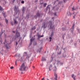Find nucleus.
Segmentation results:
<instances>
[{"label":"nucleus","instance_id":"nucleus-20","mask_svg":"<svg viewBox=\"0 0 80 80\" xmlns=\"http://www.w3.org/2000/svg\"><path fill=\"white\" fill-rule=\"evenodd\" d=\"M60 63V61H57V65H58L59 63Z\"/></svg>","mask_w":80,"mask_h":80},{"label":"nucleus","instance_id":"nucleus-29","mask_svg":"<svg viewBox=\"0 0 80 80\" xmlns=\"http://www.w3.org/2000/svg\"><path fill=\"white\" fill-rule=\"evenodd\" d=\"M22 10V12H24V10H25V8H23Z\"/></svg>","mask_w":80,"mask_h":80},{"label":"nucleus","instance_id":"nucleus-5","mask_svg":"<svg viewBox=\"0 0 80 80\" xmlns=\"http://www.w3.org/2000/svg\"><path fill=\"white\" fill-rule=\"evenodd\" d=\"M15 36L16 37H17V38H18V37H20V33L18 32H17Z\"/></svg>","mask_w":80,"mask_h":80},{"label":"nucleus","instance_id":"nucleus-22","mask_svg":"<svg viewBox=\"0 0 80 80\" xmlns=\"http://www.w3.org/2000/svg\"><path fill=\"white\" fill-rule=\"evenodd\" d=\"M0 10H1V11H3V8H2L0 7Z\"/></svg>","mask_w":80,"mask_h":80},{"label":"nucleus","instance_id":"nucleus-15","mask_svg":"<svg viewBox=\"0 0 80 80\" xmlns=\"http://www.w3.org/2000/svg\"><path fill=\"white\" fill-rule=\"evenodd\" d=\"M52 68V65H50L49 66V71H50L51 70V69H50V68Z\"/></svg>","mask_w":80,"mask_h":80},{"label":"nucleus","instance_id":"nucleus-12","mask_svg":"<svg viewBox=\"0 0 80 80\" xmlns=\"http://www.w3.org/2000/svg\"><path fill=\"white\" fill-rule=\"evenodd\" d=\"M72 77L73 78L74 80H75V76L74 75V74L72 75Z\"/></svg>","mask_w":80,"mask_h":80},{"label":"nucleus","instance_id":"nucleus-7","mask_svg":"<svg viewBox=\"0 0 80 80\" xmlns=\"http://www.w3.org/2000/svg\"><path fill=\"white\" fill-rule=\"evenodd\" d=\"M40 16V14L38 12L36 14V16H35L34 17L35 18H37V17H39Z\"/></svg>","mask_w":80,"mask_h":80},{"label":"nucleus","instance_id":"nucleus-14","mask_svg":"<svg viewBox=\"0 0 80 80\" xmlns=\"http://www.w3.org/2000/svg\"><path fill=\"white\" fill-rule=\"evenodd\" d=\"M14 23L15 24H16L17 25V24L18 22L17 21H16V19H14Z\"/></svg>","mask_w":80,"mask_h":80},{"label":"nucleus","instance_id":"nucleus-2","mask_svg":"<svg viewBox=\"0 0 80 80\" xmlns=\"http://www.w3.org/2000/svg\"><path fill=\"white\" fill-rule=\"evenodd\" d=\"M23 57H25L26 56H27L26 58L28 59L29 58L31 57V55H27V52H24L23 53Z\"/></svg>","mask_w":80,"mask_h":80},{"label":"nucleus","instance_id":"nucleus-21","mask_svg":"<svg viewBox=\"0 0 80 80\" xmlns=\"http://www.w3.org/2000/svg\"><path fill=\"white\" fill-rule=\"evenodd\" d=\"M5 20L6 23H8V20L7 19H5Z\"/></svg>","mask_w":80,"mask_h":80},{"label":"nucleus","instance_id":"nucleus-52","mask_svg":"<svg viewBox=\"0 0 80 80\" xmlns=\"http://www.w3.org/2000/svg\"><path fill=\"white\" fill-rule=\"evenodd\" d=\"M33 44L35 45V43H34Z\"/></svg>","mask_w":80,"mask_h":80},{"label":"nucleus","instance_id":"nucleus-56","mask_svg":"<svg viewBox=\"0 0 80 80\" xmlns=\"http://www.w3.org/2000/svg\"><path fill=\"white\" fill-rule=\"evenodd\" d=\"M73 14H74V12L73 13Z\"/></svg>","mask_w":80,"mask_h":80},{"label":"nucleus","instance_id":"nucleus-33","mask_svg":"<svg viewBox=\"0 0 80 80\" xmlns=\"http://www.w3.org/2000/svg\"><path fill=\"white\" fill-rule=\"evenodd\" d=\"M11 24L12 25V26H13V23L11 22Z\"/></svg>","mask_w":80,"mask_h":80},{"label":"nucleus","instance_id":"nucleus-57","mask_svg":"<svg viewBox=\"0 0 80 80\" xmlns=\"http://www.w3.org/2000/svg\"><path fill=\"white\" fill-rule=\"evenodd\" d=\"M57 1H58V0H57Z\"/></svg>","mask_w":80,"mask_h":80},{"label":"nucleus","instance_id":"nucleus-53","mask_svg":"<svg viewBox=\"0 0 80 80\" xmlns=\"http://www.w3.org/2000/svg\"><path fill=\"white\" fill-rule=\"evenodd\" d=\"M36 32V31H35V32Z\"/></svg>","mask_w":80,"mask_h":80},{"label":"nucleus","instance_id":"nucleus-54","mask_svg":"<svg viewBox=\"0 0 80 80\" xmlns=\"http://www.w3.org/2000/svg\"><path fill=\"white\" fill-rule=\"evenodd\" d=\"M21 59H22V58H21Z\"/></svg>","mask_w":80,"mask_h":80},{"label":"nucleus","instance_id":"nucleus-42","mask_svg":"<svg viewBox=\"0 0 80 80\" xmlns=\"http://www.w3.org/2000/svg\"><path fill=\"white\" fill-rule=\"evenodd\" d=\"M15 0H13V2H15Z\"/></svg>","mask_w":80,"mask_h":80},{"label":"nucleus","instance_id":"nucleus-24","mask_svg":"<svg viewBox=\"0 0 80 80\" xmlns=\"http://www.w3.org/2000/svg\"><path fill=\"white\" fill-rule=\"evenodd\" d=\"M52 38H51V37H49V42H51L52 41Z\"/></svg>","mask_w":80,"mask_h":80},{"label":"nucleus","instance_id":"nucleus-46","mask_svg":"<svg viewBox=\"0 0 80 80\" xmlns=\"http://www.w3.org/2000/svg\"><path fill=\"white\" fill-rule=\"evenodd\" d=\"M61 63L62 64V65H63V64H62V63Z\"/></svg>","mask_w":80,"mask_h":80},{"label":"nucleus","instance_id":"nucleus-45","mask_svg":"<svg viewBox=\"0 0 80 80\" xmlns=\"http://www.w3.org/2000/svg\"><path fill=\"white\" fill-rule=\"evenodd\" d=\"M63 29H64V28H62V30H63Z\"/></svg>","mask_w":80,"mask_h":80},{"label":"nucleus","instance_id":"nucleus-13","mask_svg":"<svg viewBox=\"0 0 80 80\" xmlns=\"http://www.w3.org/2000/svg\"><path fill=\"white\" fill-rule=\"evenodd\" d=\"M38 38L39 39V38H40V37H43V35L42 36H40V35H38Z\"/></svg>","mask_w":80,"mask_h":80},{"label":"nucleus","instance_id":"nucleus-10","mask_svg":"<svg viewBox=\"0 0 80 80\" xmlns=\"http://www.w3.org/2000/svg\"><path fill=\"white\" fill-rule=\"evenodd\" d=\"M49 6H50V5L48 6L46 8V9L47 11V10H50V7H49Z\"/></svg>","mask_w":80,"mask_h":80},{"label":"nucleus","instance_id":"nucleus-8","mask_svg":"<svg viewBox=\"0 0 80 80\" xmlns=\"http://www.w3.org/2000/svg\"><path fill=\"white\" fill-rule=\"evenodd\" d=\"M54 76L55 77V78H54V80H57V75L56 73H54Z\"/></svg>","mask_w":80,"mask_h":80},{"label":"nucleus","instance_id":"nucleus-38","mask_svg":"<svg viewBox=\"0 0 80 80\" xmlns=\"http://www.w3.org/2000/svg\"><path fill=\"white\" fill-rule=\"evenodd\" d=\"M42 49V47H41L40 48V50H41Z\"/></svg>","mask_w":80,"mask_h":80},{"label":"nucleus","instance_id":"nucleus-35","mask_svg":"<svg viewBox=\"0 0 80 80\" xmlns=\"http://www.w3.org/2000/svg\"><path fill=\"white\" fill-rule=\"evenodd\" d=\"M54 15H55V16H56L57 15V13H55Z\"/></svg>","mask_w":80,"mask_h":80},{"label":"nucleus","instance_id":"nucleus-16","mask_svg":"<svg viewBox=\"0 0 80 80\" xmlns=\"http://www.w3.org/2000/svg\"><path fill=\"white\" fill-rule=\"evenodd\" d=\"M42 61H45L46 60V59H45L43 57L42 59H41Z\"/></svg>","mask_w":80,"mask_h":80},{"label":"nucleus","instance_id":"nucleus-6","mask_svg":"<svg viewBox=\"0 0 80 80\" xmlns=\"http://www.w3.org/2000/svg\"><path fill=\"white\" fill-rule=\"evenodd\" d=\"M48 24H49V26H50V28H52V29L53 28H52V21H49L48 23Z\"/></svg>","mask_w":80,"mask_h":80},{"label":"nucleus","instance_id":"nucleus-4","mask_svg":"<svg viewBox=\"0 0 80 80\" xmlns=\"http://www.w3.org/2000/svg\"><path fill=\"white\" fill-rule=\"evenodd\" d=\"M47 23H43L42 24V27H43L44 28H45L47 27Z\"/></svg>","mask_w":80,"mask_h":80},{"label":"nucleus","instance_id":"nucleus-37","mask_svg":"<svg viewBox=\"0 0 80 80\" xmlns=\"http://www.w3.org/2000/svg\"><path fill=\"white\" fill-rule=\"evenodd\" d=\"M52 19H54V17L52 18Z\"/></svg>","mask_w":80,"mask_h":80},{"label":"nucleus","instance_id":"nucleus-36","mask_svg":"<svg viewBox=\"0 0 80 80\" xmlns=\"http://www.w3.org/2000/svg\"><path fill=\"white\" fill-rule=\"evenodd\" d=\"M42 80H44V78L42 79Z\"/></svg>","mask_w":80,"mask_h":80},{"label":"nucleus","instance_id":"nucleus-11","mask_svg":"<svg viewBox=\"0 0 80 80\" xmlns=\"http://www.w3.org/2000/svg\"><path fill=\"white\" fill-rule=\"evenodd\" d=\"M18 9V8H17L16 6H15L14 8V11H17Z\"/></svg>","mask_w":80,"mask_h":80},{"label":"nucleus","instance_id":"nucleus-19","mask_svg":"<svg viewBox=\"0 0 80 80\" xmlns=\"http://www.w3.org/2000/svg\"><path fill=\"white\" fill-rule=\"evenodd\" d=\"M35 28H36L35 26H34L32 28V30H35Z\"/></svg>","mask_w":80,"mask_h":80},{"label":"nucleus","instance_id":"nucleus-30","mask_svg":"<svg viewBox=\"0 0 80 80\" xmlns=\"http://www.w3.org/2000/svg\"><path fill=\"white\" fill-rule=\"evenodd\" d=\"M75 16H76V15H74V16H73V18H75Z\"/></svg>","mask_w":80,"mask_h":80},{"label":"nucleus","instance_id":"nucleus-48","mask_svg":"<svg viewBox=\"0 0 80 80\" xmlns=\"http://www.w3.org/2000/svg\"><path fill=\"white\" fill-rule=\"evenodd\" d=\"M78 31L80 30V29H78Z\"/></svg>","mask_w":80,"mask_h":80},{"label":"nucleus","instance_id":"nucleus-55","mask_svg":"<svg viewBox=\"0 0 80 80\" xmlns=\"http://www.w3.org/2000/svg\"><path fill=\"white\" fill-rule=\"evenodd\" d=\"M55 68H56V67H55Z\"/></svg>","mask_w":80,"mask_h":80},{"label":"nucleus","instance_id":"nucleus-47","mask_svg":"<svg viewBox=\"0 0 80 80\" xmlns=\"http://www.w3.org/2000/svg\"><path fill=\"white\" fill-rule=\"evenodd\" d=\"M33 68H35V67H34V66H33Z\"/></svg>","mask_w":80,"mask_h":80},{"label":"nucleus","instance_id":"nucleus-26","mask_svg":"<svg viewBox=\"0 0 80 80\" xmlns=\"http://www.w3.org/2000/svg\"><path fill=\"white\" fill-rule=\"evenodd\" d=\"M33 41V39H31V42H30V44L32 43V42Z\"/></svg>","mask_w":80,"mask_h":80},{"label":"nucleus","instance_id":"nucleus-43","mask_svg":"<svg viewBox=\"0 0 80 80\" xmlns=\"http://www.w3.org/2000/svg\"><path fill=\"white\" fill-rule=\"evenodd\" d=\"M35 45H37V43H36V42H35Z\"/></svg>","mask_w":80,"mask_h":80},{"label":"nucleus","instance_id":"nucleus-18","mask_svg":"<svg viewBox=\"0 0 80 80\" xmlns=\"http://www.w3.org/2000/svg\"><path fill=\"white\" fill-rule=\"evenodd\" d=\"M53 32H52L51 33V37H53Z\"/></svg>","mask_w":80,"mask_h":80},{"label":"nucleus","instance_id":"nucleus-41","mask_svg":"<svg viewBox=\"0 0 80 80\" xmlns=\"http://www.w3.org/2000/svg\"><path fill=\"white\" fill-rule=\"evenodd\" d=\"M47 80H50L48 78H47Z\"/></svg>","mask_w":80,"mask_h":80},{"label":"nucleus","instance_id":"nucleus-39","mask_svg":"<svg viewBox=\"0 0 80 80\" xmlns=\"http://www.w3.org/2000/svg\"><path fill=\"white\" fill-rule=\"evenodd\" d=\"M16 65H17V62H15Z\"/></svg>","mask_w":80,"mask_h":80},{"label":"nucleus","instance_id":"nucleus-25","mask_svg":"<svg viewBox=\"0 0 80 80\" xmlns=\"http://www.w3.org/2000/svg\"><path fill=\"white\" fill-rule=\"evenodd\" d=\"M74 27H75V24H73L72 25V29L73 30L74 29Z\"/></svg>","mask_w":80,"mask_h":80},{"label":"nucleus","instance_id":"nucleus-1","mask_svg":"<svg viewBox=\"0 0 80 80\" xmlns=\"http://www.w3.org/2000/svg\"><path fill=\"white\" fill-rule=\"evenodd\" d=\"M27 67V65L25 63H23L20 67L19 70L20 71H25V69Z\"/></svg>","mask_w":80,"mask_h":80},{"label":"nucleus","instance_id":"nucleus-17","mask_svg":"<svg viewBox=\"0 0 80 80\" xmlns=\"http://www.w3.org/2000/svg\"><path fill=\"white\" fill-rule=\"evenodd\" d=\"M76 10V8H75V7H73L72 8V11H73V10Z\"/></svg>","mask_w":80,"mask_h":80},{"label":"nucleus","instance_id":"nucleus-9","mask_svg":"<svg viewBox=\"0 0 80 80\" xmlns=\"http://www.w3.org/2000/svg\"><path fill=\"white\" fill-rule=\"evenodd\" d=\"M67 15H68V16H71L72 14L69 11H68L67 12Z\"/></svg>","mask_w":80,"mask_h":80},{"label":"nucleus","instance_id":"nucleus-32","mask_svg":"<svg viewBox=\"0 0 80 80\" xmlns=\"http://www.w3.org/2000/svg\"><path fill=\"white\" fill-rule=\"evenodd\" d=\"M67 0H64V3H65V2L67 1Z\"/></svg>","mask_w":80,"mask_h":80},{"label":"nucleus","instance_id":"nucleus-23","mask_svg":"<svg viewBox=\"0 0 80 80\" xmlns=\"http://www.w3.org/2000/svg\"><path fill=\"white\" fill-rule=\"evenodd\" d=\"M19 41H18V42H20V40H21V39H22V38L21 37H20L19 38Z\"/></svg>","mask_w":80,"mask_h":80},{"label":"nucleus","instance_id":"nucleus-27","mask_svg":"<svg viewBox=\"0 0 80 80\" xmlns=\"http://www.w3.org/2000/svg\"><path fill=\"white\" fill-rule=\"evenodd\" d=\"M24 3H25V1H21V3L23 4Z\"/></svg>","mask_w":80,"mask_h":80},{"label":"nucleus","instance_id":"nucleus-44","mask_svg":"<svg viewBox=\"0 0 80 80\" xmlns=\"http://www.w3.org/2000/svg\"><path fill=\"white\" fill-rule=\"evenodd\" d=\"M3 16H4V17L5 18V15L4 14Z\"/></svg>","mask_w":80,"mask_h":80},{"label":"nucleus","instance_id":"nucleus-31","mask_svg":"<svg viewBox=\"0 0 80 80\" xmlns=\"http://www.w3.org/2000/svg\"><path fill=\"white\" fill-rule=\"evenodd\" d=\"M11 69H12V68H13V67H11L10 68Z\"/></svg>","mask_w":80,"mask_h":80},{"label":"nucleus","instance_id":"nucleus-58","mask_svg":"<svg viewBox=\"0 0 80 80\" xmlns=\"http://www.w3.org/2000/svg\"><path fill=\"white\" fill-rule=\"evenodd\" d=\"M37 30H38V29H37Z\"/></svg>","mask_w":80,"mask_h":80},{"label":"nucleus","instance_id":"nucleus-3","mask_svg":"<svg viewBox=\"0 0 80 80\" xmlns=\"http://www.w3.org/2000/svg\"><path fill=\"white\" fill-rule=\"evenodd\" d=\"M4 43V44H5V46H6L7 49H8L9 47V44L7 43V42H6V40H5V42Z\"/></svg>","mask_w":80,"mask_h":80},{"label":"nucleus","instance_id":"nucleus-34","mask_svg":"<svg viewBox=\"0 0 80 80\" xmlns=\"http://www.w3.org/2000/svg\"><path fill=\"white\" fill-rule=\"evenodd\" d=\"M16 45H17V44H18V43L17 42H16Z\"/></svg>","mask_w":80,"mask_h":80},{"label":"nucleus","instance_id":"nucleus-28","mask_svg":"<svg viewBox=\"0 0 80 80\" xmlns=\"http://www.w3.org/2000/svg\"><path fill=\"white\" fill-rule=\"evenodd\" d=\"M46 5H47V3H44L43 5L44 7H46Z\"/></svg>","mask_w":80,"mask_h":80},{"label":"nucleus","instance_id":"nucleus-40","mask_svg":"<svg viewBox=\"0 0 80 80\" xmlns=\"http://www.w3.org/2000/svg\"><path fill=\"white\" fill-rule=\"evenodd\" d=\"M12 32H13V33H15V31H12Z\"/></svg>","mask_w":80,"mask_h":80},{"label":"nucleus","instance_id":"nucleus-51","mask_svg":"<svg viewBox=\"0 0 80 80\" xmlns=\"http://www.w3.org/2000/svg\"><path fill=\"white\" fill-rule=\"evenodd\" d=\"M23 60V59H22V60H21V61H22Z\"/></svg>","mask_w":80,"mask_h":80},{"label":"nucleus","instance_id":"nucleus-50","mask_svg":"<svg viewBox=\"0 0 80 80\" xmlns=\"http://www.w3.org/2000/svg\"><path fill=\"white\" fill-rule=\"evenodd\" d=\"M1 42V43H2V42Z\"/></svg>","mask_w":80,"mask_h":80},{"label":"nucleus","instance_id":"nucleus-49","mask_svg":"<svg viewBox=\"0 0 80 80\" xmlns=\"http://www.w3.org/2000/svg\"><path fill=\"white\" fill-rule=\"evenodd\" d=\"M57 47L58 48V46H57Z\"/></svg>","mask_w":80,"mask_h":80}]
</instances>
